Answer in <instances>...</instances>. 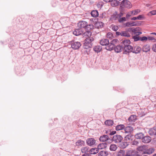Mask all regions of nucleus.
I'll list each match as a JSON object with an SVG mask.
<instances>
[{"label":"nucleus","mask_w":156,"mask_h":156,"mask_svg":"<svg viewBox=\"0 0 156 156\" xmlns=\"http://www.w3.org/2000/svg\"><path fill=\"white\" fill-rule=\"evenodd\" d=\"M78 26L80 28H84L85 30H90L93 28V25L90 24L88 25L86 21H80L78 23Z\"/></svg>","instance_id":"f257e3e1"},{"label":"nucleus","mask_w":156,"mask_h":156,"mask_svg":"<svg viewBox=\"0 0 156 156\" xmlns=\"http://www.w3.org/2000/svg\"><path fill=\"white\" fill-rule=\"evenodd\" d=\"M120 6L122 8H126L128 9L132 7V5L130 2L128 0H123L120 4Z\"/></svg>","instance_id":"f03ea898"},{"label":"nucleus","mask_w":156,"mask_h":156,"mask_svg":"<svg viewBox=\"0 0 156 156\" xmlns=\"http://www.w3.org/2000/svg\"><path fill=\"white\" fill-rule=\"evenodd\" d=\"M118 40L116 39H114L112 40L108 45V46H107L106 48L107 50L109 51H111L113 49V48Z\"/></svg>","instance_id":"7ed1b4c3"},{"label":"nucleus","mask_w":156,"mask_h":156,"mask_svg":"<svg viewBox=\"0 0 156 156\" xmlns=\"http://www.w3.org/2000/svg\"><path fill=\"white\" fill-rule=\"evenodd\" d=\"M94 39L92 37H88L85 40L84 43V45L88 47H91L92 46V42Z\"/></svg>","instance_id":"20e7f679"},{"label":"nucleus","mask_w":156,"mask_h":156,"mask_svg":"<svg viewBox=\"0 0 156 156\" xmlns=\"http://www.w3.org/2000/svg\"><path fill=\"white\" fill-rule=\"evenodd\" d=\"M141 24L140 21L137 22H129L126 23L125 25L127 27H132L140 25Z\"/></svg>","instance_id":"39448f33"},{"label":"nucleus","mask_w":156,"mask_h":156,"mask_svg":"<svg viewBox=\"0 0 156 156\" xmlns=\"http://www.w3.org/2000/svg\"><path fill=\"white\" fill-rule=\"evenodd\" d=\"M71 44L72 48L75 50L78 49L81 46V44L79 42L71 41Z\"/></svg>","instance_id":"423d86ee"},{"label":"nucleus","mask_w":156,"mask_h":156,"mask_svg":"<svg viewBox=\"0 0 156 156\" xmlns=\"http://www.w3.org/2000/svg\"><path fill=\"white\" fill-rule=\"evenodd\" d=\"M123 139L122 137L120 135H114L113 137L112 140L116 143H120Z\"/></svg>","instance_id":"0eeeda50"},{"label":"nucleus","mask_w":156,"mask_h":156,"mask_svg":"<svg viewBox=\"0 0 156 156\" xmlns=\"http://www.w3.org/2000/svg\"><path fill=\"white\" fill-rule=\"evenodd\" d=\"M96 140L93 138H89L86 140V143L89 146H92L96 144Z\"/></svg>","instance_id":"6e6552de"},{"label":"nucleus","mask_w":156,"mask_h":156,"mask_svg":"<svg viewBox=\"0 0 156 156\" xmlns=\"http://www.w3.org/2000/svg\"><path fill=\"white\" fill-rule=\"evenodd\" d=\"M155 150L154 148L151 147L148 148L147 146V147L145 152H144V154H150L154 153V151Z\"/></svg>","instance_id":"1a4fd4ad"},{"label":"nucleus","mask_w":156,"mask_h":156,"mask_svg":"<svg viewBox=\"0 0 156 156\" xmlns=\"http://www.w3.org/2000/svg\"><path fill=\"white\" fill-rule=\"evenodd\" d=\"M124 51L125 52H132L133 47L130 45L124 47Z\"/></svg>","instance_id":"9d476101"},{"label":"nucleus","mask_w":156,"mask_h":156,"mask_svg":"<svg viewBox=\"0 0 156 156\" xmlns=\"http://www.w3.org/2000/svg\"><path fill=\"white\" fill-rule=\"evenodd\" d=\"M109 137L107 135H104L100 136L99 140L100 141L105 142L109 140Z\"/></svg>","instance_id":"9b49d317"},{"label":"nucleus","mask_w":156,"mask_h":156,"mask_svg":"<svg viewBox=\"0 0 156 156\" xmlns=\"http://www.w3.org/2000/svg\"><path fill=\"white\" fill-rule=\"evenodd\" d=\"M151 137L148 136H144L142 139V142L145 143H147L150 142L151 140Z\"/></svg>","instance_id":"f8f14e48"},{"label":"nucleus","mask_w":156,"mask_h":156,"mask_svg":"<svg viewBox=\"0 0 156 156\" xmlns=\"http://www.w3.org/2000/svg\"><path fill=\"white\" fill-rule=\"evenodd\" d=\"M100 44L102 45H107V46H108L109 42L108 39H103L101 40Z\"/></svg>","instance_id":"ddd939ff"},{"label":"nucleus","mask_w":156,"mask_h":156,"mask_svg":"<svg viewBox=\"0 0 156 156\" xmlns=\"http://www.w3.org/2000/svg\"><path fill=\"white\" fill-rule=\"evenodd\" d=\"M107 146V144L105 142L101 143L98 146V149H102L105 148Z\"/></svg>","instance_id":"4468645a"},{"label":"nucleus","mask_w":156,"mask_h":156,"mask_svg":"<svg viewBox=\"0 0 156 156\" xmlns=\"http://www.w3.org/2000/svg\"><path fill=\"white\" fill-rule=\"evenodd\" d=\"M141 50V48L140 47L136 46H135L134 48H133V50L132 52L133 53L137 54L139 53Z\"/></svg>","instance_id":"2eb2a0df"},{"label":"nucleus","mask_w":156,"mask_h":156,"mask_svg":"<svg viewBox=\"0 0 156 156\" xmlns=\"http://www.w3.org/2000/svg\"><path fill=\"white\" fill-rule=\"evenodd\" d=\"M133 130V128L130 126L126 127L124 129L125 132L126 133H130L132 132Z\"/></svg>","instance_id":"dca6fc26"},{"label":"nucleus","mask_w":156,"mask_h":156,"mask_svg":"<svg viewBox=\"0 0 156 156\" xmlns=\"http://www.w3.org/2000/svg\"><path fill=\"white\" fill-rule=\"evenodd\" d=\"M151 49L150 46L148 44L144 45L142 48V50L144 52H147Z\"/></svg>","instance_id":"f3484780"},{"label":"nucleus","mask_w":156,"mask_h":156,"mask_svg":"<svg viewBox=\"0 0 156 156\" xmlns=\"http://www.w3.org/2000/svg\"><path fill=\"white\" fill-rule=\"evenodd\" d=\"M83 32L81 29H76L73 32V34L75 35L78 36L81 34Z\"/></svg>","instance_id":"a211bd4d"},{"label":"nucleus","mask_w":156,"mask_h":156,"mask_svg":"<svg viewBox=\"0 0 156 156\" xmlns=\"http://www.w3.org/2000/svg\"><path fill=\"white\" fill-rule=\"evenodd\" d=\"M147 147V146L146 145L140 146L137 148V149L140 151L143 152V154H144V152H145Z\"/></svg>","instance_id":"6ab92c4d"},{"label":"nucleus","mask_w":156,"mask_h":156,"mask_svg":"<svg viewBox=\"0 0 156 156\" xmlns=\"http://www.w3.org/2000/svg\"><path fill=\"white\" fill-rule=\"evenodd\" d=\"M122 43V44L123 46L124 47L129 45L130 43V41L129 40L126 39L123 41Z\"/></svg>","instance_id":"aec40b11"},{"label":"nucleus","mask_w":156,"mask_h":156,"mask_svg":"<svg viewBox=\"0 0 156 156\" xmlns=\"http://www.w3.org/2000/svg\"><path fill=\"white\" fill-rule=\"evenodd\" d=\"M99 151L98 148H92L90 150V153L91 154H96Z\"/></svg>","instance_id":"412c9836"},{"label":"nucleus","mask_w":156,"mask_h":156,"mask_svg":"<svg viewBox=\"0 0 156 156\" xmlns=\"http://www.w3.org/2000/svg\"><path fill=\"white\" fill-rule=\"evenodd\" d=\"M149 133L151 136L155 135L156 134V129L154 128L151 129L149 131Z\"/></svg>","instance_id":"4be33fe9"},{"label":"nucleus","mask_w":156,"mask_h":156,"mask_svg":"<svg viewBox=\"0 0 156 156\" xmlns=\"http://www.w3.org/2000/svg\"><path fill=\"white\" fill-rule=\"evenodd\" d=\"M122 48H123L121 46L117 45L115 47H114L113 48H114L115 52L119 53L121 51Z\"/></svg>","instance_id":"5701e85b"},{"label":"nucleus","mask_w":156,"mask_h":156,"mask_svg":"<svg viewBox=\"0 0 156 156\" xmlns=\"http://www.w3.org/2000/svg\"><path fill=\"white\" fill-rule=\"evenodd\" d=\"M104 23L101 22H98L95 24V27L98 29L101 28L103 27Z\"/></svg>","instance_id":"b1692460"},{"label":"nucleus","mask_w":156,"mask_h":156,"mask_svg":"<svg viewBox=\"0 0 156 156\" xmlns=\"http://www.w3.org/2000/svg\"><path fill=\"white\" fill-rule=\"evenodd\" d=\"M85 144L84 142L82 140H78L76 143V145L77 146H82Z\"/></svg>","instance_id":"393cba45"},{"label":"nucleus","mask_w":156,"mask_h":156,"mask_svg":"<svg viewBox=\"0 0 156 156\" xmlns=\"http://www.w3.org/2000/svg\"><path fill=\"white\" fill-rule=\"evenodd\" d=\"M93 49L95 51L97 52H100L102 50V47L101 46L98 45L96 46Z\"/></svg>","instance_id":"a878e982"},{"label":"nucleus","mask_w":156,"mask_h":156,"mask_svg":"<svg viewBox=\"0 0 156 156\" xmlns=\"http://www.w3.org/2000/svg\"><path fill=\"white\" fill-rule=\"evenodd\" d=\"M144 136V134L141 133H137L135 135V138L137 139H142Z\"/></svg>","instance_id":"bb28decb"},{"label":"nucleus","mask_w":156,"mask_h":156,"mask_svg":"<svg viewBox=\"0 0 156 156\" xmlns=\"http://www.w3.org/2000/svg\"><path fill=\"white\" fill-rule=\"evenodd\" d=\"M91 14L92 16L96 17L98 16V13L97 10H93L91 12Z\"/></svg>","instance_id":"cd10ccee"},{"label":"nucleus","mask_w":156,"mask_h":156,"mask_svg":"<svg viewBox=\"0 0 156 156\" xmlns=\"http://www.w3.org/2000/svg\"><path fill=\"white\" fill-rule=\"evenodd\" d=\"M125 128V126L123 125H119L115 127V129L116 130H120L123 129Z\"/></svg>","instance_id":"c85d7f7f"},{"label":"nucleus","mask_w":156,"mask_h":156,"mask_svg":"<svg viewBox=\"0 0 156 156\" xmlns=\"http://www.w3.org/2000/svg\"><path fill=\"white\" fill-rule=\"evenodd\" d=\"M117 148V147L116 145L112 144H111L110 147V150L111 151H115Z\"/></svg>","instance_id":"c756f323"},{"label":"nucleus","mask_w":156,"mask_h":156,"mask_svg":"<svg viewBox=\"0 0 156 156\" xmlns=\"http://www.w3.org/2000/svg\"><path fill=\"white\" fill-rule=\"evenodd\" d=\"M128 145L127 143L126 142H122L119 145V146L121 148H126Z\"/></svg>","instance_id":"7c9ffc66"},{"label":"nucleus","mask_w":156,"mask_h":156,"mask_svg":"<svg viewBox=\"0 0 156 156\" xmlns=\"http://www.w3.org/2000/svg\"><path fill=\"white\" fill-rule=\"evenodd\" d=\"M121 36L128 37L130 36V34L128 31H122Z\"/></svg>","instance_id":"2f4dec72"},{"label":"nucleus","mask_w":156,"mask_h":156,"mask_svg":"<svg viewBox=\"0 0 156 156\" xmlns=\"http://www.w3.org/2000/svg\"><path fill=\"white\" fill-rule=\"evenodd\" d=\"M111 5L113 7H115L118 5L119 4V2L117 0H113L112 2H111Z\"/></svg>","instance_id":"473e14b6"},{"label":"nucleus","mask_w":156,"mask_h":156,"mask_svg":"<svg viewBox=\"0 0 156 156\" xmlns=\"http://www.w3.org/2000/svg\"><path fill=\"white\" fill-rule=\"evenodd\" d=\"M113 123V121L111 120H107L105 122V124L108 126H112Z\"/></svg>","instance_id":"72a5a7b5"},{"label":"nucleus","mask_w":156,"mask_h":156,"mask_svg":"<svg viewBox=\"0 0 156 156\" xmlns=\"http://www.w3.org/2000/svg\"><path fill=\"white\" fill-rule=\"evenodd\" d=\"M99 156H107V153L105 151H101L98 154Z\"/></svg>","instance_id":"f704fd0d"},{"label":"nucleus","mask_w":156,"mask_h":156,"mask_svg":"<svg viewBox=\"0 0 156 156\" xmlns=\"http://www.w3.org/2000/svg\"><path fill=\"white\" fill-rule=\"evenodd\" d=\"M88 151L89 148L87 147H83L81 149V151L82 153H86L87 152H88Z\"/></svg>","instance_id":"c9c22d12"},{"label":"nucleus","mask_w":156,"mask_h":156,"mask_svg":"<svg viewBox=\"0 0 156 156\" xmlns=\"http://www.w3.org/2000/svg\"><path fill=\"white\" fill-rule=\"evenodd\" d=\"M137 20H144L145 19L144 15H139L137 17Z\"/></svg>","instance_id":"e433bc0d"},{"label":"nucleus","mask_w":156,"mask_h":156,"mask_svg":"<svg viewBox=\"0 0 156 156\" xmlns=\"http://www.w3.org/2000/svg\"><path fill=\"white\" fill-rule=\"evenodd\" d=\"M91 34V32L89 31V30H87V31L85 32L83 34L84 36H87L88 37H89V36H90Z\"/></svg>","instance_id":"4c0bfd02"},{"label":"nucleus","mask_w":156,"mask_h":156,"mask_svg":"<svg viewBox=\"0 0 156 156\" xmlns=\"http://www.w3.org/2000/svg\"><path fill=\"white\" fill-rule=\"evenodd\" d=\"M128 31H132V32L134 33L135 34H136L137 33V30L136 29L133 28H130L129 30Z\"/></svg>","instance_id":"58836bf2"},{"label":"nucleus","mask_w":156,"mask_h":156,"mask_svg":"<svg viewBox=\"0 0 156 156\" xmlns=\"http://www.w3.org/2000/svg\"><path fill=\"white\" fill-rule=\"evenodd\" d=\"M125 154V151L123 150H120L118 153V156H123Z\"/></svg>","instance_id":"ea45409f"},{"label":"nucleus","mask_w":156,"mask_h":156,"mask_svg":"<svg viewBox=\"0 0 156 156\" xmlns=\"http://www.w3.org/2000/svg\"><path fill=\"white\" fill-rule=\"evenodd\" d=\"M107 37L108 38L112 39L113 37V35L112 33H108L107 34Z\"/></svg>","instance_id":"a19ab883"},{"label":"nucleus","mask_w":156,"mask_h":156,"mask_svg":"<svg viewBox=\"0 0 156 156\" xmlns=\"http://www.w3.org/2000/svg\"><path fill=\"white\" fill-rule=\"evenodd\" d=\"M126 20V18L124 17L120 18L119 19L118 21L119 23H122L123 22L125 21Z\"/></svg>","instance_id":"79ce46f5"},{"label":"nucleus","mask_w":156,"mask_h":156,"mask_svg":"<svg viewBox=\"0 0 156 156\" xmlns=\"http://www.w3.org/2000/svg\"><path fill=\"white\" fill-rule=\"evenodd\" d=\"M150 14L151 15H156V10H154L148 13V15H150Z\"/></svg>","instance_id":"37998d69"},{"label":"nucleus","mask_w":156,"mask_h":156,"mask_svg":"<svg viewBox=\"0 0 156 156\" xmlns=\"http://www.w3.org/2000/svg\"><path fill=\"white\" fill-rule=\"evenodd\" d=\"M133 39H134V41H137L140 40V38L137 36H134L133 37Z\"/></svg>","instance_id":"c03bdc74"},{"label":"nucleus","mask_w":156,"mask_h":156,"mask_svg":"<svg viewBox=\"0 0 156 156\" xmlns=\"http://www.w3.org/2000/svg\"><path fill=\"white\" fill-rule=\"evenodd\" d=\"M134 13H133V15H136L140 12V9H137L134 10Z\"/></svg>","instance_id":"a18cd8bd"},{"label":"nucleus","mask_w":156,"mask_h":156,"mask_svg":"<svg viewBox=\"0 0 156 156\" xmlns=\"http://www.w3.org/2000/svg\"><path fill=\"white\" fill-rule=\"evenodd\" d=\"M147 40V37H140V40L141 41H146Z\"/></svg>","instance_id":"49530a36"},{"label":"nucleus","mask_w":156,"mask_h":156,"mask_svg":"<svg viewBox=\"0 0 156 156\" xmlns=\"http://www.w3.org/2000/svg\"><path fill=\"white\" fill-rule=\"evenodd\" d=\"M118 29V27L117 26H114L112 27V29L114 31H116Z\"/></svg>","instance_id":"de8ad7c7"},{"label":"nucleus","mask_w":156,"mask_h":156,"mask_svg":"<svg viewBox=\"0 0 156 156\" xmlns=\"http://www.w3.org/2000/svg\"><path fill=\"white\" fill-rule=\"evenodd\" d=\"M152 49L154 51L156 52V44L153 45Z\"/></svg>","instance_id":"09e8293b"},{"label":"nucleus","mask_w":156,"mask_h":156,"mask_svg":"<svg viewBox=\"0 0 156 156\" xmlns=\"http://www.w3.org/2000/svg\"><path fill=\"white\" fill-rule=\"evenodd\" d=\"M147 39H148L150 40H152V41H155V39L153 37H147Z\"/></svg>","instance_id":"8fccbe9b"},{"label":"nucleus","mask_w":156,"mask_h":156,"mask_svg":"<svg viewBox=\"0 0 156 156\" xmlns=\"http://www.w3.org/2000/svg\"><path fill=\"white\" fill-rule=\"evenodd\" d=\"M131 136L129 135H126L125 137V139L126 140H130V139Z\"/></svg>","instance_id":"3c124183"},{"label":"nucleus","mask_w":156,"mask_h":156,"mask_svg":"<svg viewBox=\"0 0 156 156\" xmlns=\"http://www.w3.org/2000/svg\"><path fill=\"white\" fill-rule=\"evenodd\" d=\"M138 144V142L134 140L133 142V145H137Z\"/></svg>","instance_id":"603ef678"},{"label":"nucleus","mask_w":156,"mask_h":156,"mask_svg":"<svg viewBox=\"0 0 156 156\" xmlns=\"http://www.w3.org/2000/svg\"><path fill=\"white\" fill-rule=\"evenodd\" d=\"M116 35H120L121 36L122 31L121 32H116Z\"/></svg>","instance_id":"864d4df0"},{"label":"nucleus","mask_w":156,"mask_h":156,"mask_svg":"<svg viewBox=\"0 0 156 156\" xmlns=\"http://www.w3.org/2000/svg\"><path fill=\"white\" fill-rule=\"evenodd\" d=\"M117 17V14H114L112 16V17L114 18V20H116Z\"/></svg>","instance_id":"5fc2aeb1"},{"label":"nucleus","mask_w":156,"mask_h":156,"mask_svg":"<svg viewBox=\"0 0 156 156\" xmlns=\"http://www.w3.org/2000/svg\"><path fill=\"white\" fill-rule=\"evenodd\" d=\"M116 133V132L115 131H113L112 132H110L109 133L110 135H113Z\"/></svg>","instance_id":"6e6d98bb"},{"label":"nucleus","mask_w":156,"mask_h":156,"mask_svg":"<svg viewBox=\"0 0 156 156\" xmlns=\"http://www.w3.org/2000/svg\"><path fill=\"white\" fill-rule=\"evenodd\" d=\"M105 2H112L113 0H103Z\"/></svg>","instance_id":"4d7b16f0"},{"label":"nucleus","mask_w":156,"mask_h":156,"mask_svg":"<svg viewBox=\"0 0 156 156\" xmlns=\"http://www.w3.org/2000/svg\"><path fill=\"white\" fill-rule=\"evenodd\" d=\"M137 20V17H134L131 18V20Z\"/></svg>","instance_id":"13d9d810"},{"label":"nucleus","mask_w":156,"mask_h":156,"mask_svg":"<svg viewBox=\"0 0 156 156\" xmlns=\"http://www.w3.org/2000/svg\"><path fill=\"white\" fill-rule=\"evenodd\" d=\"M82 156H90V155L88 154L85 153L84 154L82 155Z\"/></svg>","instance_id":"bf43d9fd"},{"label":"nucleus","mask_w":156,"mask_h":156,"mask_svg":"<svg viewBox=\"0 0 156 156\" xmlns=\"http://www.w3.org/2000/svg\"><path fill=\"white\" fill-rule=\"evenodd\" d=\"M142 34V32H137V34L136 35H139Z\"/></svg>","instance_id":"052dcab7"},{"label":"nucleus","mask_w":156,"mask_h":156,"mask_svg":"<svg viewBox=\"0 0 156 156\" xmlns=\"http://www.w3.org/2000/svg\"><path fill=\"white\" fill-rule=\"evenodd\" d=\"M130 16H131V15L129 14H127L126 15V17L127 18H128Z\"/></svg>","instance_id":"680f3d73"},{"label":"nucleus","mask_w":156,"mask_h":156,"mask_svg":"<svg viewBox=\"0 0 156 156\" xmlns=\"http://www.w3.org/2000/svg\"><path fill=\"white\" fill-rule=\"evenodd\" d=\"M123 15V13H122V12H120V15L119 16H122Z\"/></svg>","instance_id":"e2e57ef3"},{"label":"nucleus","mask_w":156,"mask_h":156,"mask_svg":"<svg viewBox=\"0 0 156 156\" xmlns=\"http://www.w3.org/2000/svg\"><path fill=\"white\" fill-rule=\"evenodd\" d=\"M151 34H154V35H156V33H152Z\"/></svg>","instance_id":"0e129e2a"},{"label":"nucleus","mask_w":156,"mask_h":156,"mask_svg":"<svg viewBox=\"0 0 156 156\" xmlns=\"http://www.w3.org/2000/svg\"><path fill=\"white\" fill-rule=\"evenodd\" d=\"M131 13L133 14V13H134V11H131Z\"/></svg>","instance_id":"69168bd1"},{"label":"nucleus","mask_w":156,"mask_h":156,"mask_svg":"<svg viewBox=\"0 0 156 156\" xmlns=\"http://www.w3.org/2000/svg\"><path fill=\"white\" fill-rule=\"evenodd\" d=\"M149 5H149V4H147V5H146V6H147V7H149Z\"/></svg>","instance_id":"338daca9"},{"label":"nucleus","mask_w":156,"mask_h":156,"mask_svg":"<svg viewBox=\"0 0 156 156\" xmlns=\"http://www.w3.org/2000/svg\"><path fill=\"white\" fill-rule=\"evenodd\" d=\"M153 156H156V154H154L153 155Z\"/></svg>","instance_id":"774afa93"}]
</instances>
